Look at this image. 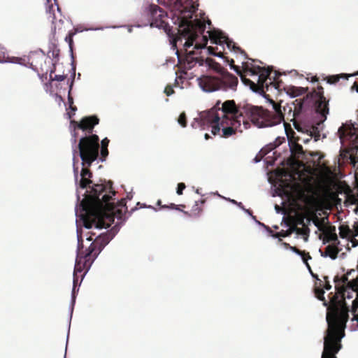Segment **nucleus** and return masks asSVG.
I'll return each instance as SVG.
<instances>
[{"label": "nucleus", "mask_w": 358, "mask_h": 358, "mask_svg": "<svg viewBox=\"0 0 358 358\" xmlns=\"http://www.w3.org/2000/svg\"><path fill=\"white\" fill-rule=\"evenodd\" d=\"M274 112L250 103L236 104L234 100H227L216 104L206 113L201 127L206 122L211 128L213 135L228 138L236 131L242 132L250 124L262 128L272 127L284 121V115L280 104L273 102ZM205 129V127H203Z\"/></svg>", "instance_id": "nucleus-1"}, {"label": "nucleus", "mask_w": 358, "mask_h": 358, "mask_svg": "<svg viewBox=\"0 0 358 358\" xmlns=\"http://www.w3.org/2000/svg\"><path fill=\"white\" fill-rule=\"evenodd\" d=\"M170 8V15L173 24L178 25V34L173 38L172 45L177 48L178 43L182 44L185 53L182 55L177 50L179 63L187 69H191L196 64L202 66L204 59L194 50L188 48L194 43V48L199 50L204 48L208 43V37L203 34L206 30V23L201 20H192L193 14L198 9V0H164Z\"/></svg>", "instance_id": "nucleus-2"}, {"label": "nucleus", "mask_w": 358, "mask_h": 358, "mask_svg": "<svg viewBox=\"0 0 358 358\" xmlns=\"http://www.w3.org/2000/svg\"><path fill=\"white\" fill-rule=\"evenodd\" d=\"M90 187L80 202L84 226L86 228H92L93 225L99 229L108 228L115 215L121 217L123 212L127 210L126 199H122L116 205L111 201L116 194L111 181Z\"/></svg>", "instance_id": "nucleus-3"}, {"label": "nucleus", "mask_w": 358, "mask_h": 358, "mask_svg": "<svg viewBox=\"0 0 358 358\" xmlns=\"http://www.w3.org/2000/svg\"><path fill=\"white\" fill-rule=\"evenodd\" d=\"M329 297L334 308L327 313L328 328L324 337L321 358H337L336 355L342 348L341 340L345 336L348 313L347 310H341L336 306L338 299L336 294L330 293Z\"/></svg>", "instance_id": "nucleus-4"}, {"label": "nucleus", "mask_w": 358, "mask_h": 358, "mask_svg": "<svg viewBox=\"0 0 358 358\" xmlns=\"http://www.w3.org/2000/svg\"><path fill=\"white\" fill-rule=\"evenodd\" d=\"M231 69H234L241 77L242 82L250 86V88L255 92H264V90L268 91L270 87L275 89L279 88V84L276 83L271 78L272 70L268 67H261L257 65L243 62L242 70L238 66L234 64L233 59L228 60Z\"/></svg>", "instance_id": "nucleus-5"}, {"label": "nucleus", "mask_w": 358, "mask_h": 358, "mask_svg": "<svg viewBox=\"0 0 358 358\" xmlns=\"http://www.w3.org/2000/svg\"><path fill=\"white\" fill-rule=\"evenodd\" d=\"M109 241L110 238L108 234H101L97 236L87 248L84 249L81 235L78 236L77 255L73 272V293H74L78 283V273L84 271L82 274V278L84 277L98 255L109 243Z\"/></svg>", "instance_id": "nucleus-6"}, {"label": "nucleus", "mask_w": 358, "mask_h": 358, "mask_svg": "<svg viewBox=\"0 0 358 358\" xmlns=\"http://www.w3.org/2000/svg\"><path fill=\"white\" fill-rule=\"evenodd\" d=\"M99 137L96 134L85 136L80 138L77 148L73 150V156L78 155L83 166H91L99 157Z\"/></svg>", "instance_id": "nucleus-7"}, {"label": "nucleus", "mask_w": 358, "mask_h": 358, "mask_svg": "<svg viewBox=\"0 0 358 358\" xmlns=\"http://www.w3.org/2000/svg\"><path fill=\"white\" fill-rule=\"evenodd\" d=\"M238 83L237 77L230 73H223L220 77L205 76L199 79V86L207 92L236 90Z\"/></svg>", "instance_id": "nucleus-8"}, {"label": "nucleus", "mask_w": 358, "mask_h": 358, "mask_svg": "<svg viewBox=\"0 0 358 358\" xmlns=\"http://www.w3.org/2000/svg\"><path fill=\"white\" fill-rule=\"evenodd\" d=\"M148 17V22L150 27H155L163 29L166 32L170 31V27L166 22L169 14L161 9L157 5H150L148 9L145 10Z\"/></svg>", "instance_id": "nucleus-9"}, {"label": "nucleus", "mask_w": 358, "mask_h": 358, "mask_svg": "<svg viewBox=\"0 0 358 358\" xmlns=\"http://www.w3.org/2000/svg\"><path fill=\"white\" fill-rule=\"evenodd\" d=\"M310 99H315V111L320 114L322 117V122L327 119L329 114V100L326 99L324 95V89L321 85L317 86V90H313L312 92L307 94L305 100Z\"/></svg>", "instance_id": "nucleus-10"}, {"label": "nucleus", "mask_w": 358, "mask_h": 358, "mask_svg": "<svg viewBox=\"0 0 358 358\" xmlns=\"http://www.w3.org/2000/svg\"><path fill=\"white\" fill-rule=\"evenodd\" d=\"M209 38L213 43L217 45L225 44L229 50H233L236 52H240L246 56L245 52L242 50L240 47H238L236 43L231 39L229 38L222 31L220 30H212L208 31Z\"/></svg>", "instance_id": "nucleus-11"}, {"label": "nucleus", "mask_w": 358, "mask_h": 358, "mask_svg": "<svg viewBox=\"0 0 358 358\" xmlns=\"http://www.w3.org/2000/svg\"><path fill=\"white\" fill-rule=\"evenodd\" d=\"M99 123V119L96 115H90L83 117L80 121L77 122L76 120H71V124L73 127L74 133L73 143L76 142V129H81L82 131L89 134L90 135L93 134V130L96 125Z\"/></svg>", "instance_id": "nucleus-12"}, {"label": "nucleus", "mask_w": 358, "mask_h": 358, "mask_svg": "<svg viewBox=\"0 0 358 358\" xmlns=\"http://www.w3.org/2000/svg\"><path fill=\"white\" fill-rule=\"evenodd\" d=\"M48 7L46 10L48 18L52 22L54 30L57 28L61 29L60 24L64 22L63 16L57 0H47Z\"/></svg>", "instance_id": "nucleus-13"}, {"label": "nucleus", "mask_w": 358, "mask_h": 358, "mask_svg": "<svg viewBox=\"0 0 358 358\" xmlns=\"http://www.w3.org/2000/svg\"><path fill=\"white\" fill-rule=\"evenodd\" d=\"M305 99H297L291 103H287L283 107L284 113L288 121L294 122L296 118L301 113Z\"/></svg>", "instance_id": "nucleus-14"}, {"label": "nucleus", "mask_w": 358, "mask_h": 358, "mask_svg": "<svg viewBox=\"0 0 358 358\" xmlns=\"http://www.w3.org/2000/svg\"><path fill=\"white\" fill-rule=\"evenodd\" d=\"M312 272L311 271H310ZM313 276L317 279V281H319V285H317V283H315V287L314 288V293L315 296L317 299H318L320 301H323V304L325 306H327L329 305V302L325 299L324 294V288L327 290H330L331 289V285H330L329 281L328 280V276H324V280H325V284L322 285V280L318 278L317 275H313V273H311Z\"/></svg>", "instance_id": "nucleus-15"}, {"label": "nucleus", "mask_w": 358, "mask_h": 358, "mask_svg": "<svg viewBox=\"0 0 358 358\" xmlns=\"http://www.w3.org/2000/svg\"><path fill=\"white\" fill-rule=\"evenodd\" d=\"M287 133V137L289 138V143L290 145V150L293 155H299L303 153V147L298 142L301 141V137L294 136V132L292 131V136Z\"/></svg>", "instance_id": "nucleus-16"}, {"label": "nucleus", "mask_w": 358, "mask_h": 358, "mask_svg": "<svg viewBox=\"0 0 358 358\" xmlns=\"http://www.w3.org/2000/svg\"><path fill=\"white\" fill-rule=\"evenodd\" d=\"M83 166V167L80 173L81 179L79 185L80 188L85 189L87 186H90V185L92 184L93 186L94 184H93L92 180H90V178L92 177V173L89 169L90 166Z\"/></svg>", "instance_id": "nucleus-17"}, {"label": "nucleus", "mask_w": 358, "mask_h": 358, "mask_svg": "<svg viewBox=\"0 0 358 358\" xmlns=\"http://www.w3.org/2000/svg\"><path fill=\"white\" fill-rule=\"evenodd\" d=\"M282 245L286 249H289V250H292V252H294V253L300 255L301 257V259H302L303 263L306 264V266H307L308 270L311 271L310 266L309 265V264L308 262V261L309 259H311V258H312L311 256L310 255L309 252H306L304 250H300L296 247L292 246V245H290V244L285 243V242L282 243Z\"/></svg>", "instance_id": "nucleus-18"}, {"label": "nucleus", "mask_w": 358, "mask_h": 358, "mask_svg": "<svg viewBox=\"0 0 358 358\" xmlns=\"http://www.w3.org/2000/svg\"><path fill=\"white\" fill-rule=\"evenodd\" d=\"M338 245H339L336 244H331L325 248L324 252L320 250V252H321V256L324 257H329L331 259H336L338 257V253L341 250V249L338 248Z\"/></svg>", "instance_id": "nucleus-19"}, {"label": "nucleus", "mask_w": 358, "mask_h": 358, "mask_svg": "<svg viewBox=\"0 0 358 358\" xmlns=\"http://www.w3.org/2000/svg\"><path fill=\"white\" fill-rule=\"evenodd\" d=\"M333 242L332 244L340 245V241L338 239V236L336 234V228L335 227H330L324 232V238L323 240V243L325 244L327 243Z\"/></svg>", "instance_id": "nucleus-20"}, {"label": "nucleus", "mask_w": 358, "mask_h": 358, "mask_svg": "<svg viewBox=\"0 0 358 358\" xmlns=\"http://www.w3.org/2000/svg\"><path fill=\"white\" fill-rule=\"evenodd\" d=\"M44 56L34 55L31 57V65L32 68L37 71H43V64L42 62L44 61Z\"/></svg>", "instance_id": "nucleus-21"}, {"label": "nucleus", "mask_w": 358, "mask_h": 358, "mask_svg": "<svg viewBox=\"0 0 358 358\" xmlns=\"http://www.w3.org/2000/svg\"><path fill=\"white\" fill-rule=\"evenodd\" d=\"M24 61L25 59L21 57H9L8 56H6L3 48H0V62H9L12 63L23 64Z\"/></svg>", "instance_id": "nucleus-22"}, {"label": "nucleus", "mask_w": 358, "mask_h": 358, "mask_svg": "<svg viewBox=\"0 0 358 358\" xmlns=\"http://www.w3.org/2000/svg\"><path fill=\"white\" fill-rule=\"evenodd\" d=\"M205 202L204 199L199 200L195 202V205L194 206L192 213H189L187 211H182L183 213L189 217H199L203 211V208L200 206V205H203Z\"/></svg>", "instance_id": "nucleus-23"}, {"label": "nucleus", "mask_w": 358, "mask_h": 358, "mask_svg": "<svg viewBox=\"0 0 358 358\" xmlns=\"http://www.w3.org/2000/svg\"><path fill=\"white\" fill-rule=\"evenodd\" d=\"M355 269H351L347 273L344 275H343L341 278H340L338 275H336L334 277V281L336 283V288L338 289V286L341 284L346 285V289H349L348 287V285L351 281H348V275H350L352 273H355Z\"/></svg>", "instance_id": "nucleus-24"}, {"label": "nucleus", "mask_w": 358, "mask_h": 358, "mask_svg": "<svg viewBox=\"0 0 358 358\" xmlns=\"http://www.w3.org/2000/svg\"><path fill=\"white\" fill-rule=\"evenodd\" d=\"M205 63L210 68L215 70L217 72L220 73V76H222V74L223 73H229L228 71H225L220 64L216 62L214 59L211 58H206L204 60Z\"/></svg>", "instance_id": "nucleus-25"}, {"label": "nucleus", "mask_w": 358, "mask_h": 358, "mask_svg": "<svg viewBox=\"0 0 358 358\" xmlns=\"http://www.w3.org/2000/svg\"><path fill=\"white\" fill-rule=\"evenodd\" d=\"M308 88L292 86L288 90V94L292 97H296L306 94Z\"/></svg>", "instance_id": "nucleus-26"}, {"label": "nucleus", "mask_w": 358, "mask_h": 358, "mask_svg": "<svg viewBox=\"0 0 358 358\" xmlns=\"http://www.w3.org/2000/svg\"><path fill=\"white\" fill-rule=\"evenodd\" d=\"M350 77V75L346 74V73H341L338 75H333L327 76L325 80H327V82L329 84H336L337 83L341 78H344L345 80H348V78Z\"/></svg>", "instance_id": "nucleus-27"}, {"label": "nucleus", "mask_w": 358, "mask_h": 358, "mask_svg": "<svg viewBox=\"0 0 358 358\" xmlns=\"http://www.w3.org/2000/svg\"><path fill=\"white\" fill-rule=\"evenodd\" d=\"M339 235L342 238L349 239L352 236V231L347 224H341L339 227Z\"/></svg>", "instance_id": "nucleus-28"}, {"label": "nucleus", "mask_w": 358, "mask_h": 358, "mask_svg": "<svg viewBox=\"0 0 358 358\" xmlns=\"http://www.w3.org/2000/svg\"><path fill=\"white\" fill-rule=\"evenodd\" d=\"M348 287H349V289H351L352 292H356L357 297L356 299L352 301V310L351 312L352 315H354L355 313H356L358 310V288H355L352 287V280L350 282L348 283Z\"/></svg>", "instance_id": "nucleus-29"}, {"label": "nucleus", "mask_w": 358, "mask_h": 358, "mask_svg": "<svg viewBox=\"0 0 358 358\" xmlns=\"http://www.w3.org/2000/svg\"><path fill=\"white\" fill-rule=\"evenodd\" d=\"M299 223L303 224V227L301 228L294 227L293 229L296 232V234L304 236V240L305 241H307L310 233V229H308V227L304 226L303 220H301Z\"/></svg>", "instance_id": "nucleus-30"}, {"label": "nucleus", "mask_w": 358, "mask_h": 358, "mask_svg": "<svg viewBox=\"0 0 358 358\" xmlns=\"http://www.w3.org/2000/svg\"><path fill=\"white\" fill-rule=\"evenodd\" d=\"M72 85H73V81L71 82V84L70 85V89H69V94H68V103L69 104V108H71V110L75 113V111H76L77 110V108L76 106H73V97L71 96V88H72ZM74 113H73L72 115L69 113V117L71 118L72 115H73Z\"/></svg>", "instance_id": "nucleus-31"}, {"label": "nucleus", "mask_w": 358, "mask_h": 358, "mask_svg": "<svg viewBox=\"0 0 358 358\" xmlns=\"http://www.w3.org/2000/svg\"><path fill=\"white\" fill-rule=\"evenodd\" d=\"M157 205L160 206L161 208H165V209H176L178 210H180V206L185 207L184 205H176L175 203H170L169 205H162V201L158 200L157 202Z\"/></svg>", "instance_id": "nucleus-32"}, {"label": "nucleus", "mask_w": 358, "mask_h": 358, "mask_svg": "<svg viewBox=\"0 0 358 358\" xmlns=\"http://www.w3.org/2000/svg\"><path fill=\"white\" fill-rule=\"evenodd\" d=\"M309 137H314L315 141H317L320 136V131L317 127H312L309 129Z\"/></svg>", "instance_id": "nucleus-33"}, {"label": "nucleus", "mask_w": 358, "mask_h": 358, "mask_svg": "<svg viewBox=\"0 0 358 358\" xmlns=\"http://www.w3.org/2000/svg\"><path fill=\"white\" fill-rule=\"evenodd\" d=\"M178 122L182 127H185L187 126V117L184 112L180 115Z\"/></svg>", "instance_id": "nucleus-34"}, {"label": "nucleus", "mask_w": 358, "mask_h": 358, "mask_svg": "<svg viewBox=\"0 0 358 358\" xmlns=\"http://www.w3.org/2000/svg\"><path fill=\"white\" fill-rule=\"evenodd\" d=\"M108 148H101L100 150V159L103 162L106 160V157L108 155Z\"/></svg>", "instance_id": "nucleus-35"}, {"label": "nucleus", "mask_w": 358, "mask_h": 358, "mask_svg": "<svg viewBox=\"0 0 358 358\" xmlns=\"http://www.w3.org/2000/svg\"><path fill=\"white\" fill-rule=\"evenodd\" d=\"M74 34H75V32L70 31L65 38V41L69 43V45L71 50H72L73 36Z\"/></svg>", "instance_id": "nucleus-36"}, {"label": "nucleus", "mask_w": 358, "mask_h": 358, "mask_svg": "<svg viewBox=\"0 0 358 358\" xmlns=\"http://www.w3.org/2000/svg\"><path fill=\"white\" fill-rule=\"evenodd\" d=\"M185 187H186V185H185V183H183V182L178 183V187H177L176 193L178 195H182V192L185 189Z\"/></svg>", "instance_id": "nucleus-37"}, {"label": "nucleus", "mask_w": 358, "mask_h": 358, "mask_svg": "<svg viewBox=\"0 0 358 358\" xmlns=\"http://www.w3.org/2000/svg\"><path fill=\"white\" fill-rule=\"evenodd\" d=\"M346 129H345L344 126H341V127H339L338 130V136H339V138L341 139H343L345 135H346Z\"/></svg>", "instance_id": "nucleus-38"}, {"label": "nucleus", "mask_w": 358, "mask_h": 358, "mask_svg": "<svg viewBox=\"0 0 358 358\" xmlns=\"http://www.w3.org/2000/svg\"><path fill=\"white\" fill-rule=\"evenodd\" d=\"M289 234H290V232H288L287 231H282L275 233V234L273 235V236L275 238H279L281 236L286 237V236H289Z\"/></svg>", "instance_id": "nucleus-39"}, {"label": "nucleus", "mask_w": 358, "mask_h": 358, "mask_svg": "<svg viewBox=\"0 0 358 358\" xmlns=\"http://www.w3.org/2000/svg\"><path fill=\"white\" fill-rule=\"evenodd\" d=\"M164 93L166 94V96H171L174 93V90L171 85H167L164 89Z\"/></svg>", "instance_id": "nucleus-40"}, {"label": "nucleus", "mask_w": 358, "mask_h": 358, "mask_svg": "<svg viewBox=\"0 0 358 358\" xmlns=\"http://www.w3.org/2000/svg\"><path fill=\"white\" fill-rule=\"evenodd\" d=\"M66 76L65 75H55L54 78H51L52 80L63 81L66 79Z\"/></svg>", "instance_id": "nucleus-41"}, {"label": "nucleus", "mask_w": 358, "mask_h": 358, "mask_svg": "<svg viewBox=\"0 0 358 358\" xmlns=\"http://www.w3.org/2000/svg\"><path fill=\"white\" fill-rule=\"evenodd\" d=\"M109 142L110 141L108 138H103L101 142V148H108Z\"/></svg>", "instance_id": "nucleus-42"}, {"label": "nucleus", "mask_w": 358, "mask_h": 358, "mask_svg": "<svg viewBox=\"0 0 358 358\" xmlns=\"http://www.w3.org/2000/svg\"><path fill=\"white\" fill-rule=\"evenodd\" d=\"M293 125L298 131L303 132V128L297 121H294Z\"/></svg>", "instance_id": "nucleus-43"}, {"label": "nucleus", "mask_w": 358, "mask_h": 358, "mask_svg": "<svg viewBox=\"0 0 358 358\" xmlns=\"http://www.w3.org/2000/svg\"><path fill=\"white\" fill-rule=\"evenodd\" d=\"M348 240L352 243V247H356L358 245V241L355 238V236H351Z\"/></svg>", "instance_id": "nucleus-44"}, {"label": "nucleus", "mask_w": 358, "mask_h": 358, "mask_svg": "<svg viewBox=\"0 0 358 358\" xmlns=\"http://www.w3.org/2000/svg\"><path fill=\"white\" fill-rule=\"evenodd\" d=\"M358 236V224L356 223V224L354 226V231H352V236Z\"/></svg>", "instance_id": "nucleus-45"}, {"label": "nucleus", "mask_w": 358, "mask_h": 358, "mask_svg": "<svg viewBox=\"0 0 358 358\" xmlns=\"http://www.w3.org/2000/svg\"><path fill=\"white\" fill-rule=\"evenodd\" d=\"M208 50H209L210 52V53H212V54H214V55H217V56H218V57H224L223 53H222V52H218V53H213L212 50H213V48H211V47H209V48H208Z\"/></svg>", "instance_id": "nucleus-46"}, {"label": "nucleus", "mask_w": 358, "mask_h": 358, "mask_svg": "<svg viewBox=\"0 0 358 358\" xmlns=\"http://www.w3.org/2000/svg\"><path fill=\"white\" fill-rule=\"evenodd\" d=\"M310 138H311L310 137L309 138H305V139H301V141L302 142H303L304 143H307L308 142H309V141H310Z\"/></svg>", "instance_id": "nucleus-47"}, {"label": "nucleus", "mask_w": 358, "mask_h": 358, "mask_svg": "<svg viewBox=\"0 0 358 358\" xmlns=\"http://www.w3.org/2000/svg\"><path fill=\"white\" fill-rule=\"evenodd\" d=\"M204 138H205L206 140H208L210 138V135L208 133H206L204 135Z\"/></svg>", "instance_id": "nucleus-48"}, {"label": "nucleus", "mask_w": 358, "mask_h": 358, "mask_svg": "<svg viewBox=\"0 0 358 358\" xmlns=\"http://www.w3.org/2000/svg\"><path fill=\"white\" fill-rule=\"evenodd\" d=\"M318 222H319L318 218H317V217H315V220H314V223H315V224L317 226Z\"/></svg>", "instance_id": "nucleus-49"}, {"label": "nucleus", "mask_w": 358, "mask_h": 358, "mask_svg": "<svg viewBox=\"0 0 358 358\" xmlns=\"http://www.w3.org/2000/svg\"><path fill=\"white\" fill-rule=\"evenodd\" d=\"M312 81L313 82H317V81H318V78L316 76H315V77L313 78Z\"/></svg>", "instance_id": "nucleus-50"}, {"label": "nucleus", "mask_w": 358, "mask_h": 358, "mask_svg": "<svg viewBox=\"0 0 358 358\" xmlns=\"http://www.w3.org/2000/svg\"><path fill=\"white\" fill-rule=\"evenodd\" d=\"M353 86L356 87V91L358 92V85L357 84L356 82L354 83Z\"/></svg>", "instance_id": "nucleus-51"}, {"label": "nucleus", "mask_w": 358, "mask_h": 358, "mask_svg": "<svg viewBox=\"0 0 358 358\" xmlns=\"http://www.w3.org/2000/svg\"><path fill=\"white\" fill-rule=\"evenodd\" d=\"M74 172H75L76 177L77 178L78 168L74 167Z\"/></svg>", "instance_id": "nucleus-52"}, {"label": "nucleus", "mask_w": 358, "mask_h": 358, "mask_svg": "<svg viewBox=\"0 0 358 358\" xmlns=\"http://www.w3.org/2000/svg\"><path fill=\"white\" fill-rule=\"evenodd\" d=\"M350 77L351 76H358V71L355 73H352V74H350Z\"/></svg>", "instance_id": "nucleus-53"}, {"label": "nucleus", "mask_w": 358, "mask_h": 358, "mask_svg": "<svg viewBox=\"0 0 358 358\" xmlns=\"http://www.w3.org/2000/svg\"><path fill=\"white\" fill-rule=\"evenodd\" d=\"M207 23H208L209 25H210V24H211V22H210V20H208Z\"/></svg>", "instance_id": "nucleus-54"}, {"label": "nucleus", "mask_w": 358, "mask_h": 358, "mask_svg": "<svg viewBox=\"0 0 358 358\" xmlns=\"http://www.w3.org/2000/svg\"><path fill=\"white\" fill-rule=\"evenodd\" d=\"M87 240L91 241L92 240V238L91 236H90L89 238H87Z\"/></svg>", "instance_id": "nucleus-55"}, {"label": "nucleus", "mask_w": 358, "mask_h": 358, "mask_svg": "<svg viewBox=\"0 0 358 358\" xmlns=\"http://www.w3.org/2000/svg\"><path fill=\"white\" fill-rule=\"evenodd\" d=\"M232 202L235 203H237L236 201H235L234 200H232Z\"/></svg>", "instance_id": "nucleus-56"}, {"label": "nucleus", "mask_w": 358, "mask_h": 358, "mask_svg": "<svg viewBox=\"0 0 358 358\" xmlns=\"http://www.w3.org/2000/svg\"><path fill=\"white\" fill-rule=\"evenodd\" d=\"M285 129H287V124L285 123Z\"/></svg>", "instance_id": "nucleus-57"}, {"label": "nucleus", "mask_w": 358, "mask_h": 358, "mask_svg": "<svg viewBox=\"0 0 358 358\" xmlns=\"http://www.w3.org/2000/svg\"><path fill=\"white\" fill-rule=\"evenodd\" d=\"M324 358H325V357H324Z\"/></svg>", "instance_id": "nucleus-58"}]
</instances>
